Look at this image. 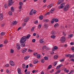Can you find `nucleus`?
Masks as SVG:
<instances>
[{"mask_svg": "<svg viewBox=\"0 0 74 74\" xmlns=\"http://www.w3.org/2000/svg\"><path fill=\"white\" fill-rule=\"evenodd\" d=\"M30 37H31V35L29 34L27 35V37L26 36H23L21 39L20 41V43H21V44H23V43H24V42L26 41V39H29Z\"/></svg>", "mask_w": 74, "mask_h": 74, "instance_id": "nucleus-1", "label": "nucleus"}, {"mask_svg": "<svg viewBox=\"0 0 74 74\" xmlns=\"http://www.w3.org/2000/svg\"><path fill=\"white\" fill-rule=\"evenodd\" d=\"M60 5V6L58 7V8H59V9H60V8H63L64 6V5H65V3H63L61 4Z\"/></svg>", "mask_w": 74, "mask_h": 74, "instance_id": "nucleus-2", "label": "nucleus"}, {"mask_svg": "<svg viewBox=\"0 0 74 74\" xmlns=\"http://www.w3.org/2000/svg\"><path fill=\"white\" fill-rule=\"evenodd\" d=\"M8 1V5L9 7L11 6L12 4H13L12 0H9Z\"/></svg>", "mask_w": 74, "mask_h": 74, "instance_id": "nucleus-3", "label": "nucleus"}, {"mask_svg": "<svg viewBox=\"0 0 74 74\" xmlns=\"http://www.w3.org/2000/svg\"><path fill=\"white\" fill-rule=\"evenodd\" d=\"M27 49L25 48H23L21 50V53H25L26 51H27Z\"/></svg>", "mask_w": 74, "mask_h": 74, "instance_id": "nucleus-4", "label": "nucleus"}, {"mask_svg": "<svg viewBox=\"0 0 74 74\" xmlns=\"http://www.w3.org/2000/svg\"><path fill=\"white\" fill-rule=\"evenodd\" d=\"M60 40L61 41V42L63 43V42H64L65 41V37L63 36L60 39Z\"/></svg>", "mask_w": 74, "mask_h": 74, "instance_id": "nucleus-5", "label": "nucleus"}, {"mask_svg": "<svg viewBox=\"0 0 74 74\" xmlns=\"http://www.w3.org/2000/svg\"><path fill=\"white\" fill-rule=\"evenodd\" d=\"M10 64L11 66H15V63L13 61H10Z\"/></svg>", "mask_w": 74, "mask_h": 74, "instance_id": "nucleus-6", "label": "nucleus"}, {"mask_svg": "<svg viewBox=\"0 0 74 74\" xmlns=\"http://www.w3.org/2000/svg\"><path fill=\"white\" fill-rule=\"evenodd\" d=\"M58 49V46H55L54 47V49H53L52 50L53 51H55V49L57 50V49Z\"/></svg>", "mask_w": 74, "mask_h": 74, "instance_id": "nucleus-7", "label": "nucleus"}, {"mask_svg": "<svg viewBox=\"0 0 74 74\" xmlns=\"http://www.w3.org/2000/svg\"><path fill=\"white\" fill-rule=\"evenodd\" d=\"M62 66H63L62 64H60L56 68V70H58V69H59L60 67Z\"/></svg>", "mask_w": 74, "mask_h": 74, "instance_id": "nucleus-8", "label": "nucleus"}, {"mask_svg": "<svg viewBox=\"0 0 74 74\" xmlns=\"http://www.w3.org/2000/svg\"><path fill=\"white\" fill-rule=\"evenodd\" d=\"M38 62V60L37 59L35 60L34 61V64H37Z\"/></svg>", "mask_w": 74, "mask_h": 74, "instance_id": "nucleus-9", "label": "nucleus"}, {"mask_svg": "<svg viewBox=\"0 0 74 74\" xmlns=\"http://www.w3.org/2000/svg\"><path fill=\"white\" fill-rule=\"evenodd\" d=\"M29 20V18L28 17H27L26 18L24 19V22H26L28 21Z\"/></svg>", "mask_w": 74, "mask_h": 74, "instance_id": "nucleus-10", "label": "nucleus"}, {"mask_svg": "<svg viewBox=\"0 0 74 74\" xmlns=\"http://www.w3.org/2000/svg\"><path fill=\"white\" fill-rule=\"evenodd\" d=\"M65 7L68 10H69L70 7V5H69L67 4L66 5Z\"/></svg>", "mask_w": 74, "mask_h": 74, "instance_id": "nucleus-11", "label": "nucleus"}, {"mask_svg": "<svg viewBox=\"0 0 74 74\" xmlns=\"http://www.w3.org/2000/svg\"><path fill=\"white\" fill-rule=\"evenodd\" d=\"M29 58H30V56H25L24 58V59L25 60H27V59H28Z\"/></svg>", "mask_w": 74, "mask_h": 74, "instance_id": "nucleus-12", "label": "nucleus"}, {"mask_svg": "<svg viewBox=\"0 0 74 74\" xmlns=\"http://www.w3.org/2000/svg\"><path fill=\"white\" fill-rule=\"evenodd\" d=\"M58 26H59V24L58 23H56L54 25V27L55 28H56Z\"/></svg>", "mask_w": 74, "mask_h": 74, "instance_id": "nucleus-13", "label": "nucleus"}, {"mask_svg": "<svg viewBox=\"0 0 74 74\" xmlns=\"http://www.w3.org/2000/svg\"><path fill=\"white\" fill-rule=\"evenodd\" d=\"M65 56L66 57H69L70 58H72V56L70 54H66L65 55Z\"/></svg>", "mask_w": 74, "mask_h": 74, "instance_id": "nucleus-14", "label": "nucleus"}, {"mask_svg": "<svg viewBox=\"0 0 74 74\" xmlns=\"http://www.w3.org/2000/svg\"><path fill=\"white\" fill-rule=\"evenodd\" d=\"M60 70H59L57 71L55 73V74H59V73H60Z\"/></svg>", "mask_w": 74, "mask_h": 74, "instance_id": "nucleus-15", "label": "nucleus"}, {"mask_svg": "<svg viewBox=\"0 0 74 74\" xmlns=\"http://www.w3.org/2000/svg\"><path fill=\"white\" fill-rule=\"evenodd\" d=\"M52 6H53L52 4H50L47 6V8H51L52 7Z\"/></svg>", "mask_w": 74, "mask_h": 74, "instance_id": "nucleus-16", "label": "nucleus"}, {"mask_svg": "<svg viewBox=\"0 0 74 74\" xmlns=\"http://www.w3.org/2000/svg\"><path fill=\"white\" fill-rule=\"evenodd\" d=\"M39 42L40 43H43L44 42V40L42 39H41L39 41Z\"/></svg>", "mask_w": 74, "mask_h": 74, "instance_id": "nucleus-17", "label": "nucleus"}, {"mask_svg": "<svg viewBox=\"0 0 74 74\" xmlns=\"http://www.w3.org/2000/svg\"><path fill=\"white\" fill-rule=\"evenodd\" d=\"M17 71L18 74H21V70L20 69H18Z\"/></svg>", "mask_w": 74, "mask_h": 74, "instance_id": "nucleus-18", "label": "nucleus"}, {"mask_svg": "<svg viewBox=\"0 0 74 74\" xmlns=\"http://www.w3.org/2000/svg\"><path fill=\"white\" fill-rule=\"evenodd\" d=\"M22 67H23V69H25L26 68V65L25 64H23L22 65Z\"/></svg>", "mask_w": 74, "mask_h": 74, "instance_id": "nucleus-19", "label": "nucleus"}, {"mask_svg": "<svg viewBox=\"0 0 74 74\" xmlns=\"http://www.w3.org/2000/svg\"><path fill=\"white\" fill-rule=\"evenodd\" d=\"M17 23V22L16 21H14L13 22V25H15Z\"/></svg>", "mask_w": 74, "mask_h": 74, "instance_id": "nucleus-20", "label": "nucleus"}, {"mask_svg": "<svg viewBox=\"0 0 74 74\" xmlns=\"http://www.w3.org/2000/svg\"><path fill=\"white\" fill-rule=\"evenodd\" d=\"M44 26L45 27L46 29H47L48 27H47L48 26V25L47 24H45Z\"/></svg>", "mask_w": 74, "mask_h": 74, "instance_id": "nucleus-21", "label": "nucleus"}, {"mask_svg": "<svg viewBox=\"0 0 74 74\" xmlns=\"http://www.w3.org/2000/svg\"><path fill=\"white\" fill-rule=\"evenodd\" d=\"M73 34H70L68 36V37L69 38H70L71 37H73Z\"/></svg>", "mask_w": 74, "mask_h": 74, "instance_id": "nucleus-22", "label": "nucleus"}, {"mask_svg": "<svg viewBox=\"0 0 74 74\" xmlns=\"http://www.w3.org/2000/svg\"><path fill=\"white\" fill-rule=\"evenodd\" d=\"M23 44H22L21 45V47H25V44L23 43H22Z\"/></svg>", "mask_w": 74, "mask_h": 74, "instance_id": "nucleus-23", "label": "nucleus"}, {"mask_svg": "<svg viewBox=\"0 0 74 74\" xmlns=\"http://www.w3.org/2000/svg\"><path fill=\"white\" fill-rule=\"evenodd\" d=\"M52 68V65H50L48 66V67L47 68V70H49V69H50Z\"/></svg>", "mask_w": 74, "mask_h": 74, "instance_id": "nucleus-24", "label": "nucleus"}, {"mask_svg": "<svg viewBox=\"0 0 74 74\" xmlns=\"http://www.w3.org/2000/svg\"><path fill=\"white\" fill-rule=\"evenodd\" d=\"M5 34V32H2L1 33V36H4Z\"/></svg>", "mask_w": 74, "mask_h": 74, "instance_id": "nucleus-25", "label": "nucleus"}, {"mask_svg": "<svg viewBox=\"0 0 74 74\" xmlns=\"http://www.w3.org/2000/svg\"><path fill=\"white\" fill-rule=\"evenodd\" d=\"M64 71H65L66 73H68L69 72V70H67L66 69V68L64 70Z\"/></svg>", "mask_w": 74, "mask_h": 74, "instance_id": "nucleus-26", "label": "nucleus"}, {"mask_svg": "<svg viewBox=\"0 0 74 74\" xmlns=\"http://www.w3.org/2000/svg\"><path fill=\"white\" fill-rule=\"evenodd\" d=\"M11 8L12 11V12H14V7H11Z\"/></svg>", "mask_w": 74, "mask_h": 74, "instance_id": "nucleus-27", "label": "nucleus"}, {"mask_svg": "<svg viewBox=\"0 0 74 74\" xmlns=\"http://www.w3.org/2000/svg\"><path fill=\"white\" fill-rule=\"evenodd\" d=\"M44 58L45 60H48V57H47L45 56L44 57Z\"/></svg>", "mask_w": 74, "mask_h": 74, "instance_id": "nucleus-28", "label": "nucleus"}, {"mask_svg": "<svg viewBox=\"0 0 74 74\" xmlns=\"http://www.w3.org/2000/svg\"><path fill=\"white\" fill-rule=\"evenodd\" d=\"M51 33L52 34H56V31H53Z\"/></svg>", "mask_w": 74, "mask_h": 74, "instance_id": "nucleus-29", "label": "nucleus"}, {"mask_svg": "<svg viewBox=\"0 0 74 74\" xmlns=\"http://www.w3.org/2000/svg\"><path fill=\"white\" fill-rule=\"evenodd\" d=\"M8 14L9 15H12V13L11 11H10L8 12Z\"/></svg>", "mask_w": 74, "mask_h": 74, "instance_id": "nucleus-30", "label": "nucleus"}, {"mask_svg": "<svg viewBox=\"0 0 74 74\" xmlns=\"http://www.w3.org/2000/svg\"><path fill=\"white\" fill-rule=\"evenodd\" d=\"M68 9H66L65 7L63 9V10L64 11H67Z\"/></svg>", "mask_w": 74, "mask_h": 74, "instance_id": "nucleus-31", "label": "nucleus"}, {"mask_svg": "<svg viewBox=\"0 0 74 74\" xmlns=\"http://www.w3.org/2000/svg\"><path fill=\"white\" fill-rule=\"evenodd\" d=\"M51 37L52 38H55V36L52 35L51 36Z\"/></svg>", "mask_w": 74, "mask_h": 74, "instance_id": "nucleus-32", "label": "nucleus"}, {"mask_svg": "<svg viewBox=\"0 0 74 74\" xmlns=\"http://www.w3.org/2000/svg\"><path fill=\"white\" fill-rule=\"evenodd\" d=\"M54 21H55V19L53 18V19L51 21V23H52V24H53V23H54Z\"/></svg>", "mask_w": 74, "mask_h": 74, "instance_id": "nucleus-33", "label": "nucleus"}, {"mask_svg": "<svg viewBox=\"0 0 74 74\" xmlns=\"http://www.w3.org/2000/svg\"><path fill=\"white\" fill-rule=\"evenodd\" d=\"M45 62V60H44V59H42L41 60V63H44Z\"/></svg>", "mask_w": 74, "mask_h": 74, "instance_id": "nucleus-34", "label": "nucleus"}, {"mask_svg": "<svg viewBox=\"0 0 74 74\" xmlns=\"http://www.w3.org/2000/svg\"><path fill=\"white\" fill-rule=\"evenodd\" d=\"M4 7L5 8H8V6H7V4H5L4 5Z\"/></svg>", "mask_w": 74, "mask_h": 74, "instance_id": "nucleus-35", "label": "nucleus"}, {"mask_svg": "<svg viewBox=\"0 0 74 74\" xmlns=\"http://www.w3.org/2000/svg\"><path fill=\"white\" fill-rule=\"evenodd\" d=\"M58 56H55L54 57V58L55 59H58Z\"/></svg>", "mask_w": 74, "mask_h": 74, "instance_id": "nucleus-36", "label": "nucleus"}, {"mask_svg": "<svg viewBox=\"0 0 74 74\" xmlns=\"http://www.w3.org/2000/svg\"><path fill=\"white\" fill-rule=\"evenodd\" d=\"M44 21L45 22H49V20L47 19H44Z\"/></svg>", "mask_w": 74, "mask_h": 74, "instance_id": "nucleus-37", "label": "nucleus"}, {"mask_svg": "<svg viewBox=\"0 0 74 74\" xmlns=\"http://www.w3.org/2000/svg\"><path fill=\"white\" fill-rule=\"evenodd\" d=\"M33 55L34 56H37L38 55V53L37 52H35L33 53Z\"/></svg>", "mask_w": 74, "mask_h": 74, "instance_id": "nucleus-38", "label": "nucleus"}, {"mask_svg": "<svg viewBox=\"0 0 74 74\" xmlns=\"http://www.w3.org/2000/svg\"><path fill=\"white\" fill-rule=\"evenodd\" d=\"M10 52L11 53H14V50H13L12 49H11L10 50Z\"/></svg>", "mask_w": 74, "mask_h": 74, "instance_id": "nucleus-39", "label": "nucleus"}, {"mask_svg": "<svg viewBox=\"0 0 74 74\" xmlns=\"http://www.w3.org/2000/svg\"><path fill=\"white\" fill-rule=\"evenodd\" d=\"M32 51H33V50H31L30 49H28V52H29L30 53H31V52H32Z\"/></svg>", "mask_w": 74, "mask_h": 74, "instance_id": "nucleus-40", "label": "nucleus"}, {"mask_svg": "<svg viewBox=\"0 0 74 74\" xmlns=\"http://www.w3.org/2000/svg\"><path fill=\"white\" fill-rule=\"evenodd\" d=\"M54 21L56 22H58V19L56 18V19H54Z\"/></svg>", "mask_w": 74, "mask_h": 74, "instance_id": "nucleus-41", "label": "nucleus"}, {"mask_svg": "<svg viewBox=\"0 0 74 74\" xmlns=\"http://www.w3.org/2000/svg\"><path fill=\"white\" fill-rule=\"evenodd\" d=\"M64 59H63L61 60H60V62H64Z\"/></svg>", "mask_w": 74, "mask_h": 74, "instance_id": "nucleus-42", "label": "nucleus"}, {"mask_svg": "<svg viewBox=\"0 0 74 74\" xmlns=\"http://www.w3.org/2000/svg\"><path fill=\"white\" fill-rule=\"evenodd\" d=\"M57 64V62H54L53 64V66H55Z\"/></svg>", "mask_w": 74, "mask_h": 74, "instance_id": "nucleus-43", "label": "nucleus"}, {"mask_svg": "<svg viewBox=\"0 0 74 74\" xmlns=\"http://www.w3.org/2000/svg\"><path fill=\"white\" fill-rule=\"evenodd\" d=\"M37 58H38V59H39V58H40V55L38 54L37 55Z\"/></svg>", "mask_w": 74, "mask_h": 74, "instance_id": "nucleus-44", "label": "nucleus"}, {"mask_svg": "<svg viewBox=\"0 0 74 74\" xmlns=\"http://www.w3.org/2000/svg\"><path fill=\"white\" fill-rule=\"evenodd\" d=\"M16 48L17 49H18V50H19L21 49V47H20V46H17L16 47Z\"/></svg>", "mask_w": 74, "mask_h": 74, "instance_id": "nucleus-45", "label": "nucleus"}, {"mask_svg": "<svg viewBox=\"0 0 74 74\" xmlns=\"http://www.w3.org/2000/svg\"><path fill=\"white\" fill-rule=\"evenodd\" d=\"M39 19L40 20H42V19H43V17H42V16H39Z\"/></svg>", "mask_w": 74, "mask_h": 74, "instance_id": "nucleus-46", "label": "nucleus"}, {"mask_svg": "<svg viewBox=\"0 0 74 74\" xmlns=\"http://www.w3.org/2000/svg\"><path fill=\"white\" fill-rule=\"evenodd\" d=\"M34 27H32L31 29V31H32V32H33V31H34Z\"/></svg>", "mask_w": 74, "mask_h": 74, "instance_id": "nucleus-47", "label": "nucleus"}, {"mask_svg": "<svg viewBox=\"0 0 74 74\" xmlns=\"http://www.w3.org/2000/svg\"><path fill=\"white\" fill-rule=\"evenodd\" d=\"M61 3H62L59 0L57 3V4L59 5L61 4Z\"/></svg>", "mask_w": 74, "mask_h": 74, "instance_id": "nucleus-48", "label": "nucleus"}, {"mask_svg": "<svg viewBox=\"0 0 74 74\" xmlns=\"http://www.w3.org/2000/svg\"><path fill=\"white\" fill-rule=\"evenodd\" d=\"M46 47V46H44L42 47V49H43V50H44L45 49V48Z\"/></svg>", "mask_w": 74, "mask_h": 74, "instance_id": "nucleus-49", "label": "nucleus"}, {"mask_svg": "<svg viewBox=\"0 0 74 74\" xmlns=\"http://www.w3.org/2000/svg\"><path fill=\"white\" fill-rule=\"evenodd\" d=\"M38 28H39V29H40V28H41V25L40 24H39L38 25Z\"/></svg>", "mask_w": 74, "mask_h": 74, "instance_id": "nucleus-50", "label": "nucleus"}, {"mask_svg": "<svg viewBox=\"0 0 74 74\" xmlns=\"http://www.w3.org/2000/svg\"><path fill=\"white\" fill-rule=\"evenodd\" d=\"M34 23H35V24H37V23H38V21H34Z\"/></svg>", "mask_w": 74, "mask_h": 74, "instance_id": "nucleus-51", "label": "nucleus"}, {"mask_svg": "<svg viewBox=\"0 0 74 74\" xmlns=\"http://www.w3.org/2000/svg\"><path fill=\"white\" fill-rule=\"evenodd\" d=\"M74 71V70H71V71L70 72V73H71H71H73Z\"/></svg>", "mask_w": 74, "mask_h": 74, "instance_id": "nucleus-52", "label": "nucleus"}, {"mask_svg": "<svg viewBox=\"0 0 74 74\" xmlns=\"http://www.w3.org/2000/svg\"><path fill=\"white\" fill-rule=\"evenodd\" d=\"M19 4L20 5H23V3L22 2H20L19 3Z\"/></svg>", "mask_w": 74, "mask_h": 74, "instance_id": "nucleus-53", "label": "nucleus"}, {"mask_svg": "<svg viewBox=\"0 0 74 74\" xmlns=\"http://www.w3.org/2000/svg\"><path fill=\"white\" fill-rule=\"evenodd\" d=\"M5 66H6V67H9V65L8 64H6L5 65Z\"/></svg>", "mask_w": 74, "mask_h": 74, "instance_id": "nucleus-54", "label": "nucleus"}, {"mask_svg": "<svg viewBox=\"0 0 74 74\" xmlns=\"http://www.w3.org/2000/svg\"><path fill=\"white\" fill-rule=\"evenodd\" d=\"M49 14H50V12H48L46 13V14H45V15H49Z\"/></svg>", "mask_w": 74, "mask_h": 74, "instance_id": "nucleus-55", "label": "nucleus"}, {"mask_svg": "<svg viewBox=\"0 0 74 74\" xmlns=\"http://www.w3.org/2000/svg\"><path fill=\"white\" fill-rule=\"evenodd\" d=\"M32 42H36V39H33L32 40Z\"/></svg>", "mask_w": 74, "mask_h": 74, "instance_id": "nucleus-56", "label": "nucleus"}, {"mask_svg": "<svg viewBox=\"0 0 74 74\" xmlns=\"http://www.w3.org/2000/svg\"><path fill=\"white\" fill-rule=\"evenodd\" d=\"M54 10H55V8H53L51 10V11H53H53H54Z\"/></svg>", "mask_w": 74, "mask_h": 74, "instance_id": "nucleus-57", "label": "nucleus"}, {"mask_svg": "<svg viewBox=\"0 0 74 74\" xmlns=\"http://www.w3.org/2000/svg\"><path fill=\"white\" fill-rule=\"evenodd\" d=\"M71 49L73 52H74V47H72Z\"/></svg>", "mask_w": 74, "mask_h": 74, "instance_id": "nucleus-58", "label": "nucleus"}, {"mask_svg": "<svg viewBox=\"0 0 74 74\" xmlns=\"http://www.w3.org/2000/svg\"><path fill=\"white\" fill-rule=\"evenodd\" d=\"M30 72L29 71L27 72L25 74H30Z\"/></svg>", "mask_w": 74, "mask_h": 74, "instance_id": "nucleus-59", "label": "nucleus"}, {"mask_svg": "<svg viewBox=\"0 0 74 74\" xmlns=\"http://www.w3.org/2000/svg\"><path fill=\"white\" fill-rule=\"evenodd\" d=\"M39 37V34H38L36 35V38H38Z\"/></svg>", "mask_w": 74, "mask_h": 74, "instance_id": "nucleus-60", "label": "nucleus"}, {"mask_svg": "<svg viewBox=\"0 0 74 74\" xmlns=\"http://www.w3.org/2000/svg\"><path fill=\"white\" fill-rule=\"evenodd\" d=\"M29 66L31 67H33V65H32L31 64H30L29 65Z\"/></svg>", "mask_w": 74, "mask_h": 74, "instance_id": "nucleus-61", "label": "nucleus"}, {"mask_svg": "<svg viewBox=\"0 0 74 74\" xmlns=\"http://www.w3.org/2000/svg\"><path fill=\"white\" fill-rule=\"evenodd\" d=\"M18 8L20 9V10H21V9H22V6H20L18 7Z\"/></svg>", "mask_w": 74, "mask_h": 74, "instance_id": "nucleus-62", "label": "nucleus"}, {"mask_svg": "<svg viewBox=\"0 0 74 74\" xmlns=\"http://www.w3.org/2000/svg\"><path fill=\"white\" fill-rule=\"evenodd\" d=\"M3 17H0V20H3Z\"/></svg>", "mask_w": 74, "mask_h": 74, "instance_id": "nucleus-63", "label": "nucleus"}, {"mask_svg": "<svg viewBox=\"0 0 74 74\" xmlns=\"http://www.w3.org/2000/svg\"><path fill=\"white\" fill-rule=\"evenodd\" d=\"M33 36H36V34L35 33H34L33 34Z\"/></svg>", "mask_w": 74, "mask_h": 74, "instance_id": "nucleus-64", "label": "nucleus"}]
</instances>
